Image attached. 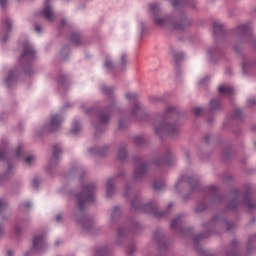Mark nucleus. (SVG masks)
<instances>
[{"instance_id":"obj_29","label":"nucleus","mask_w":256,"mask_h":256,"mask_svg":"<svg viewBox=\"0 0 256 256\" xmlns=\"http://www.w3.org/2000/svg\"><path fill=\"white\" fill-rule=\"evenodd\" d=\"M4 27H6V30L9 31L11 29V20L9 18H6L2 21Z\"/></svg>"},{"instance_id":"obj_50","label":"nucleus","mask_w":256,"mask_h":256,"mask_svg":"<svg viewBox=\"0 0 256 256\" xmlns=\"http://www.w3.org/2000/svg\"><path fill=\"white\" fill-rule=\"evenodd\" d=\"M249 103H250V105H255L256 100H255V99H251V100L249 101Z\"/></svg>"},{"instance_id":"obj_8","label":"nucleus","mask_w":256,"mask_h":256,"mask_svg":"<svg viewBox=\"0 0 256 256\" xmlns=\"http://www.w3.org/2000/svg\"><path fill=\"white\" fill-rule=\"evenodd\" d=\"M42 15L47 19V21H53V19H55V16L53 15V9L51 8V5H49V0L45 1Z\"/></svg>"},{"instance_id":"obj_47","label":"nucleus","mask_w":256,"mask_h":256,"mask_svg":"<svg viewBox=\"0 0 256 256\" xmlns=\"http://www.w3.org/2000/svg\"><path fill=\"white\" fill-rule=\"evenodd\" d=\"M22 205H23V207H26V209H29V207H31V203H29V202H25Z\"/></svg>"},{"instance_id":"obj_34","label":"nucleus","mask_w":256,"mask_h":256,"mask_svg":"<svg viewBox=\"0 0 256 256\" xmlns=\"http://www.w3.org/2000/svg\"><path fill=\"white\" fill-rule=\"evenodd\" d=\"M103 92L106 94V95H111V93H113V89L109 88V87H106L104 86L102 88Z\"/></svg>"},{"instance_id":"obj_9","label":"nucleus","mask_w":256,"mask_h":256,"mask_svg":"<svg viewBox=\"0 0 256 256\" xmlns=\"http://www.w3.org/2000/svg\"><path fill=\"white\" fill-rule=\"evenodd\" d=\"M143 211L144 213H151L154 217H163V212H159L153 203L146 204Z\"/></svg>"},{"instance_id":"obj_6","label":"nucleus","mask_w":256,"mask_h":256,"mask_svg":"<svg viewBox=\"0 0 256 256\" xmlns=\"http://www.w3.org/2000/svg\"><path fill=\"white\" fill-rule=\"evenodd\" d=\"M63 119L59 115H53L50 119V124L48 126L49 131H57L61 127Z\"/></svg>"},{"instance_id":"obj_27","label":"nucleus","mask_w":256,"mask_h":256,"mask_svg":"<svg viewBox=\"0 0 256 256\" xmlns=\"http://www.w3.org/2000/svg\"><path fill=\"white\" fill-rule=\"evenodd\" d=\"M183 3H185V0H173L172 5L174 9H177L178 7L183 5Z\"/></svg>"},{"instance_id":"obj_49","label":"nucleus","mask_w":256,"mask_h":256,"mask_svg":"<svg viewBox=\"0 0 256 256\" xmlns=\"http://www.w3.org/2000/svg\"><path fill=\"white\" fill-rule=\"evenodd\" d=\"M133 251H135V248L132 246V247H130V249L128 250V253L131 254V253H133Z\"/></svg>"},{"instance_id":"obj_18","label":"nucleus","mask_w":256,"mask_h":256,"mask_svg":"<svg viewBox=\"0 0 256 256\" xmlns=\"http://www.w3.org/2000/svg\"><path fill=\"white\" fill-rule=\"evenodd\" d=\"M221 107V102L219 100H211L210 108L212 111H217Z\"/></svg>"},{"instance_id":"obj_25","label":"nucleus","mask_w":256,"mask_h":256,"mask_svg":"<svg viewBox=\"0 0 256 256\" xmlns=\"http://www.w3.org/2000/svg\"><path fill=\"white\" fill-rule=\"evenodd\" d=\"M141 114V106L139 105V103H136L135 107L132 110V115H134V117H136V115Z\"/></svg>"},{"instance_id":"obj_20","label":"nucleus","mask_w":256,"mask_h":256,"mask_svg":"<svg viewBox=\"0 0 256 256\" xmlns=\"http://www.w3.org/2000/svg\"><path fill=\"white\" fill-rule=\"evenodd\" d=\"M153 187L155 191H163L165 189V182H155Z\"/></svg>"},{"instance_id":"obj_48","label":"nucleus","mask_w":256,"mask_h":256,"mask_svg":"<svg viewBox=\"0 0 256 256\" xmlns=\"http://www.w3.org/2000/svg\"><path fill=\"white\" fill-rule=\"evenodd\" d=\"M61 219H62L61 214H58V215L56 216V221H61Z\"/></svg>"},{"instance_id":"obj_28","label":"nucleus","mask_w":256,"mask_h":256,"mask_svg":"<svg viewBox=\"0 0 256 256\" xmlns=\"http://www.w3.org/2000/svg\"><path fill=\"white\" fill-rule=\"evenodd\" d=\"M150 9L154 13V15H157V13H159V5L155 3L150 4Z\"/></svg>"},{"instance_id":"obj_51","label":"nucleus","mask_w":256,"mask_h":256,"mask_svg":"<svg viewBox=\"0 0 256 256\" xmlns=\"http://www.w3.org/2000/svg\"><path fill=\"white\" fill-rule=\"evenodd\" d=\"M119 128H120V129H123V120H120V121H119Z\"/></svg>"},{"instance_id":"obj_37","label":"nucleus","mask_w":256,"mask_h":256,"mask_svg":"<svg viewBox=\"0 0 256 256\" xmlns=\"http://www.w3.org/2000/svg\"><path fill=\"white\" fill-rule=\"evenodd\" d=\"M256 241V234L254 236H250L248 239V245H253Z\"/></svg>"},{"instance_id":"obj_52","label":"nucleus","mask_w":256,"mask_h":256,"mask_svg":"<svg viewBox=\"0 0 256 256\" xmlns=\"http://www.w3.org/2000/svg\"><path fill=\"white\" fill-rule=\"evenodd\" d=\"M37 33H41V28L39 26L35 27Z\"/></svg>"},{"instance_id":"obj_56","label":"nucleus","mask_w":256,"mask_h":256,"mask_svg":"<svg viewBox=\"0 0 256 256\" xmlns=\"http://www.w3.org/2000/svg\"><path fill=\"white\" fill-rule=\"evenodd\" d=\"M174 59H176V61H179V57H177L176 54H174Z\"/></svg>"},{"instance_id":"obj_61","label":"nucleus","mask_w":256,"mask_h":256,"mask_svg":"<svg viewBox=\"0 0 256 256\" xmlns=\"http://www.w3.org/2000/svg\"><path fill=\"white\" fill-rule=\"evenodd\" d=\"M3 181V177H0V182Z\"/></svg>"},{"instance_id":"obj_31","label":"nucleus","mask_w":256,"mask_h":256,"mask_svg":"<svg viewBox=\"0 0 256 256\" xmlns=\"http://www.w3.org/2000/svg\"><path fill=\"white\" fill-rule=\"evenodd\" d=\"M194 115L195 117H199V115H203V108L201 107L194 108Z\"/></svg>"},{"instance_id":"obj_35","label":"nucleus","mask_w":256,"mask_h":256,"mask_svg":"<svg viewBox=\"0 0 256 256\" xmlns=\"http://www.w3.org/2000/svg\"><path fill=\"white\" fill-rule=\"evenodd\" d=\"M5 207H7V202H5L3 199H0V212L3 211Z\"/></svg>"},{"instance_id":"obj_16","label":"nucleus","mask_w":256,"mask_h":256,"mask_svg":"<svg viewBox=\"0 0 256 256\" xmlns=\"http://www.w3.org/2000/svg\"><path fill=\"white\" fill-rule=\"evenodd\" d=\"M109 112H102L99 114L100 123H107L109 121Z\"/></svg>"},{"instance_id":"obj_43","label":"nucleus","mask_w":256,"mask_h":256,"mask_svg":"<svg viewBox=\"0 0 256 256\" xmlns=\"http://www.w3.org/2000/svg\"><path fill=\"white\" fill-rule=\"evenodd\" d=\"M242 113L243 112L241 110H236L235 117H237V118L241 117Z\"/></svg>"},{"instance_id":"obj_14","label":"nucleus","mask_w":256,"mask_h":256,"mask_svg":"<svg viewBox=\"0 0 256 256\" xmlns=\"http://www.w3.org/2000/svg\"><path fill=\"white\" fill-rule=\"evenodd\" d=\"M233 195L235 197V200L228 204V209H235V207H237V201L240 197L239 192L237 190H235V191H233Z\"/></svg>"},{"instance_id":"obj_15","label":"nucleus","mask_w":256,"mask_h":256,"mask_svg":"<svg viewBox=\"0 0 256 256\" xmlns=\"http://www.w3.org/2000/svg\"><path fill=\"white\" fill-rule=\"evenodd\" d=\"M59 155H61V146L55 145L52 154L53 161H57L59 159Z\"/></svg>"},{"instance_id":"obj_10","label":"nucleus","mask_w":256,"mask_h":256,"mask_svg":"<svg viewBox=\"0 0 256 256\" xmlns=\"http://www.w3.org/2000/svg\"><path fill=\"white\" fill-rule=\"evenodd\" d=\"M220 95H226L227 97H231L233 93H235V90L231 86L223 85L220 86L218 89Z\"/></svg>"},{"instance_id":"obj_46","label":"nucleus","mask_w":256,"mask_h":256,"mask_svg":"<svg viewBox=\"0 0 256 256\" xmlns=\"http://www.w3.org/2000/svg\"><path fill=\"white\" fill-rule=\"evenodd\" d=\"M203 209H205V206L199 205V206L196 207V211H197V212L203 211Z\"/></svg>"},{"instance_id":"obj_42","label":"nucleus","mask_w":256,"mask_h":256,"mask_svg":"<svg viewBox=\"0 0 256 256\" xmlns=\"http://www.w3.org/2000/svg\"><path fill=\"white\" fill-rule=\"evenodd\" d=\"M233 227H235V224H233V223H228L227 226H226V229H227V231H231V229H232Z\"/></svg>"},{"instance_id":"obj_7","label":"nucleus","mask_w":256,"mask_h":256,"mask_svg":"<svg viewBox=\"0 0 256 256\" xmlns=\"http://www.w3.org/2000/svg\"><path fill=\"white\" fill-rule=\"evenodd\" d=\"M33 249L35 251H42V249H45V236L39 235L34 237Z\"/></svg>"},{"instance_id":"obj_3","label":"nucleus","mask_w":256,"mask_h":256,"mask_svg":"<svg viewBox=\"0 0 256 256\" xmlns=\"http://www.w3.org/2000/svg\"><path fill=\"white\" fill-rule=\"evenodd\" d=\"M155 131L157 135H161L163 133H167L168 135H175V133L179 132V128H177L176 124H165V122H162L160 124H156Z\"/></svg>"},{"instance_id":"obj_17","label":"nucleus","mask_w":256,"mask_h":256,"mask_svg":"<svg viewBox=\"0 0 256 256\" xmlns=\"http://www.w3.org/2000/svg\"><path fill=\"white\" fill-rule=\"evenodd\" d=\"M118 159L120 161H125L127 159V150L125 148H120L118 151Z\"/></svg>"},{"instance_id":"obj_44","label":"nucleus","mask_w":256,"mask_h":256,"mask_svg":"<svg viewBox=\"0 0 256 256\" xmlns=\"http://www.w3.org/2000/svg\"><path fill=\"white\" fill-rule=\"evenodd\" d=\"M1 7H5L7 5V0H0Z\"/></svg>"},{"instance_id":"obj_33","label":"nucleus","mask_w":256,"mask_h":256,"mask_svg":"<svg viewBox=\"0 0 256 256\" xmlns=\"http://www.w3.org/2000/svg\"><path fill=\"white\" fill-rule=\"evenodd\" d=\"M33 161H35V156H28L25 159V163H27V165H31V163H33Z\"/></svg>"},{"instance_id":"obj_59","label":"nucleus","mask_w":256,"mask_h":256,"mask_svg":"<svg viewBox=\"0 0 256 256\" xmlns=\"http://www.w3.org/2000/svg\"><path fill=\"white\" fill-rule=\"evenodd\" d=\"M1 233H3V229L0 227V235H1Z\"/></svg>"},{"instance_id":"obj_62","label":"nucleus","mask_w":256,"mask_h":256,"mask_svg":"<svg viewBox=\"0 0 256 256\" xmlns=\"http://www.w3.org/2000/svg\"><path fill=\"white\" fill-rule=\"evenodd\" d=\"M181 57H183V54H180V59H181Z\"/></svg>"},{"instance_id":"obj_2","label":"nucleus","mask_w":256,"mask_h":256,"mask_svg":"<svg viewBox=\"0 0 256 256\" xmlns=\"http://www.w3.org/2000/svg\"><path fill=\"white\" fill-rule=\"evenodd\" d=\"M95 198V184L84 186L82 193L77 196L79 209H85L87 203H92Z\"/></svg>"},{"instance_id":"obj_40","label":"nucleus","mask_w":256,"mask_h":256,"mask_svg":"<svg viewBox=\"0 0 256 256\" xmlns=\"http://www.w3.org/2000/svg\"><path fill=\"white\" fill-rule=\"evenodd\" d=\"M0 161H5V150H0Z\"/></svg>"},{"instance_id":"obj_58","label":"nucleus","mask_w":256,"mask_h":256,"mask_svg":"<svg viewBox=\"0 0 256 256\" xmlns=\"http://www.w3.org/2000/svg\"><path fill=\"white\" fill-rule=\"evenodd\" d=\"M254 47L256 48V40L253 42Z\"/></svg>"},{"instance_id":"obj_36","label":"nucleus","mask_w":256,"mask_h":256,"mask_svg":"<svg viewBox=\"0 0 256 256\" xmlns=\"http://www.w3.org/2000/svg\"><path fill=\"white\" fill-rule=\"evenodd\" d=\"M144 142H145V140L142 137H140V136L135 138V143H137V145H141Z\"/></svg>"},{"instance_id":"obj_4","label":"nucleus","mask_w":256,"mask_h":256,"mask_svg":"<svg viewBox=\"0 0 256 256\" xmlns=\"http://www.w3.org/2000/svg\"><path fill=\"white\" fill-rule=\"evenodd\" d=\"M147 173V164L143 163L141 159L138 160L135 170L134 179H141Z\"/></svg>"},{"instance_id":"obj_26","label":"nucleus","mask_w":256,"mask_h":256,"mask_svg":"<svg viewBox=\"0 0 256 256\" xmlns=\"http://www.w3.org/2000/svg\"><path fill=\"white\" fill-rule=\"evenodd\" d=\"M79 131H81V126L77 122H74L72 125V133L75 135L79 133Z\"/></svg>"},{"instance_id":"obj_24","label":"nucleus","mask_w":256,"mask_h":256,"mask_svg":"<svg viewBox=\"0 0 256 256\" xmlns=\"http://www.w3.org/2000/svg\"><path fill=\"white\" fill-rule=\"evenodd\" d=\"M126 99H128V101H134V103H137V94L127 93L126 94Z\"/></svg>"},{"instance_id":"obj_5","label":"nucleus","mask_w":256,"mask_h":256,"mask_svg":"<svg viewBox=\"0 0 256 256\" xmlns=\"http://www.w3.org/2000/svg\"><path fill=\"white\" fill-rule=\"evenodd\" d=\"M34 58H35V49H33V46L26 44L24 46V52L21 56V61H31V59H34Z\"/></svg>"},{"instance_id":"obj_54","label":"nucleus","mask_w":256,"mask_h":256,"mask_svg":"<svg viewBox=\"0 0 256 256\" xmlns=\"http://www.w3.org/2000/svg\"><path fill=\"white\" fill-rule=\"evenodd\" d=\"M34 187H37V180H33Z\"/></svg>"},{"instance_id":"obj_53","label":"nucleus","mask_w":256,"mask_h":256,"mask_svg":"<svg viewBox=\"0 0 256 256\" xmlns=\"http://www.w3.org/2000/svg\"><path fill=\"white\" fill-rule=\"evenodd\" d=\"M157 237H159V232L154 233V239L157 241Z\"/></svg>"},{"instance_id":"obj_57","label":"nucleus","mask_w":256,"mask_h":256,"mask_svg":"<svg viewBox=\"0 0 256 256\" xmlns=\"http://www.w3.org/2000/svg\"><path fill=\"white\" fill-rule=\"evenodd\" d=\"M211 189L214 190V191H217V188L214 187V186H212Z\"/></svg>"},{"instance_id":"obj_64","label":"nucleus","mask_w":256,"mask_h":256,"mask_svg":"<svg viewBox=\"0 0 256 256\" xmlns=\"http://www.w3.org/2000/svg\"><path fill=\"white\" fill-rule=\"evenodd\" d=\"M119 235H122L121 232H118Z\"/></svg>"},{"instance_id":"obj_38","label":"nucleus","mask_w":256,"mask_h":256,"mask_svg":"<svg viewBox=\"0 0 256 256\" xmlns=\"http://www.w3.org/2000/svg\"><path fill=\"white\" fill-rule=\"evenodd\" d=\"M104 65L106 69H113V63H111L109 60H106Z\"/></svg>"},{"instance_id":"obj_23","label":"nucleus","mask_w":256,"mask_h":256,"mask_svg":"<svg viewBox=\"0 0 256 256\" xmlns=\"http://www.w3.org/2000/svg\"><path fill=\"white\" fill-rule=\"evenodd\" d=\"M245 204L247 205L249 210L254 209L255 207V203H253V200H251L250 197L245 198Z\"/></svg>"},{"instance_id":"obj_63","label":"nucleus","mask_w":256,"mask_h":256,"mask_svg":"<svg viewBox=\"0 0 256 256\" xmlns=\"http://www.w3.org/2000/svg\"><path fill=\"white\" fill-rule=\"evenodd\" d=\"M243 69H245V64H243Z\"/></svg>"},{"instance_id":"obj_13","label":"nucleus","mask_w":256,"mask_h":256,"mask_svg":"<svg viewBox=\"0 0 256 256\" xmlns=\"http://www.w3.org/2000/svg\"><path fill=\"white\" fill-rule=\"evenodd\" d=\"M15 79H16V72L15 71L9 72L8 77L6 78L7 87H11L12 83H15Z\"/></svg>"},{"instance_id":"obj_30","label":"nucleus","mask_w":256,"mask_h":256,"mask_svg":"<svg viewBox=\"0 0 256 256\" xmlns=\"http://www.w3.org/2000/svg\"><path fill=\"white\" fill-rule=\"evenodd\" d=\"M131 205L133 209H141V204H139V199L133 200Z\"/></svg>"},{"instance_id":"obj_19","label":"nucleus","mask_w":256,"mask_h":256,"mask_svg":"<svg viewBox=\"0 0 256 256\" xmlns=\"http://www.w3.org/2000/svg\"><path fill=\"white\" fill-rule=\"evenodd\" d=\"M223 31V25L221 23L215 22L213 24V32L214 33H221Z\"/></svg>"},{"instance_id":"obj_32","label":"nucleus","mask_w":256,"mask_h":256,"mask_svg":"<svg viewBox=\"0 0 256 256\" xmlns=\"http://www.w3.org/2000/svg\"><path fill=\"white\" fill-rule=\"evenodd\" d=\"M188 183H189L191 189H195V187H197V185H199V183L197 182V180H191V179H189V180H188Z\"/></svg>"},{"instance_id":"obj_11","label":"nucleus","mask_w":256,"mask_h":256,"mask_svg":"<svg viewBox=\"0 0 256 256\" xmlns=\"http://www.w3.org/2000/svg\"><path fill=\"white\" fill-rule=\"evenodd\" d=\"M237 33L239 35H251V26L243 24L237 28Z\"/></svg>"},{"instance_id":"obj_12","label":"nucleus","mask_w":256,"mask_h":256,"mask_svg":"<svg viewBox=\"0 0 256 256\" xmlns=\"http://www.w3.org/2000/svg\"><path fill=\"white\" fill-rule=\"evenodd\" d=\"M114 185H115V180L114 179H108L107 181V197H111V195H113V191H114Z\"/></svg>"},{"instance_id":"obj_1","label":"nucleus","mask_w":256,"mask_h":256,"mask_svg":"<svg viewBox=\"0 0 256 256\" xmlns=\"http://www.w3.org/2000/svg\"><path fill=\"white\" fill-rule=\"evenodd\" d=\"M155 24L158 27H170V29L183 30L185 29V26L189 25V20L183 16L176 19L166 16L162 18H155Z\"/></svg>"},{"instance_id":"obj_55","label":"nucleus","mask_w":256,"mask_h":256,"mask_svg":"<svg viewBox=\"0 0 256 256\" xmlns=\"http://www.w3.org/2000/svg\"><path fill=\"white\" fill-rule=\"evenodd\" d=\"M13 255V252L11 250H8V256Z\"/></svg>"},{"instance_id":"obj_22","label":"nucleus","mask_w":256,"mask_h":256,"mask_svg":"<svg viewBox=\"0 0 256 256\" xmlns=\"http://www.w3.org/2000/svg\"><path fill=\"white\" fill-rule=\"evenodd\" d=\"M71 41L72 43H75V45H79V43H81V37L79 34H72Z\"/></svg>"},{"instance_id":"obj_41","label":"nucleus","mask_w":256,"mask_h":256,"mask_svg":"<svg viewBox=\"0 0 256 256\" xmlns=\"http://www.w3.org/2000/svg\"><path fill=\"white\" fill-rule=\"evenodd\" d=\"M126 61H127V56L125 54H123L121 56V63H122V65H125Z\"/></svg>"},{"instance_id":"obj_45","label":"nucleus","mask_w":256,"mask_h":256,"mask_svg":"<svg viewBox=\"0 0 256 256\" xmlns=\"http://www.w3.org/2000/svg\"><path fill=\"white\" fill-rule=\"evenodd\" d=\"M173 111H175V108H173V107H168V108H167V113H168V115H169L170 113H173Z\"/></svg>"},{"instance_id":"obj_60","label":"nucleus","mask_w":256,"mask_h":256,"mask_svg":"<svg viewBox=\"0 0 256 256\" xmlns=\"http://www.w3.org/2000/svg\"><path fill=\"white\" fill-rule=\"evenodd\" d=\"M168 207H173V204H169Z\"/></svg>"},{"instance_id":"obj_21","label":"nucleus","mask_w":256,"mask_h":256,"mask_svg":"<svg viewBox=\"0 0 256 256\" xmlns=\"http://www.w3.org/2000/svg\"><path fill=\"white\" fill-rule=\"evenodd\" d=\"M179 223H181V216H177L174 220H172L171 228L177 229V227L179 226Z\"/></svg>"},{"instance_id":"obj_39","label":"nucleus","mask_w":256,"mask_h":256,"mask_svg":"<svg viewBox=\"0 0 256 256\" xmlns=\"http://www.w3.org/2000/svg\"><path fill=\"white\" fill-rule=\"evenodd\" d=\"M22 151H23V150L21 149V146H19L18 149H17L16 152H15L16 157H21Z\"/></svg>"}]
</instances>
